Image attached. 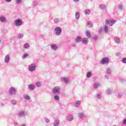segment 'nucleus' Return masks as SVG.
Returning a JSON list of instances; mask_svg holds the SVG:
<instances>
[{
  "label": "nucleus",
  "instance_id": "obj_19",
  "mask_svg": "<svg viewBox=\"0 0 126 126\" xmlns=\"http://www.w3.org/2000/svg\"><path fill=\"white\" fill-rule=\"evenodd\" d=\"M79 17H80V13L79 12L77 11L75 13V18L77 20L79 19Z\"/></svg>",
  "mask_w": 126,
  "mask_h": 126
},
{
  "label": "nucleus",
  "instance_id": "obj_13",
  "mask_svg": "<svg viewBox=\"0 0 126 126\" xmlns=\"http://www.w3.org/2000/svg\"><path fill=\"white\" fill-rule=\"evenodd\" d=\"M82 42L83 44H86L88 43V38L85 37L82 39Z\"/></svg>",
  "mask_w": 126,
  "mask_h": 126
},
{
  "label": "nucleus",
  "instance_id": "obj_6",
  "mask_svg": "<svg viewBox=\"0 0 126 126\" xmlns=\"http://www.w3.org/2000/svg\"><path fill=\"white\" fill-rule=\"evenodd\" d=\"M9 93L10 95H15L16 94V90L13 87H11L9 90Z\"/></svg>",
  "mask_w": 126,
  "mask_h": 126
},
{
  "label": "nucleus",
  "instance_id": "obj_53",
  "mask_svg": "<svg viewBox=\"0 0 126 126\" xmlns=\"http://www.w3.org/2000/svg\"><path fill=\"white\" fill-rule=\"evenodd\" d=\"M116 56H120V53H116Z\"/></svg>",
  "mask_w": 126,
  "mask_h": 126
},
{
  "label": "nucleus",
  "instance_id": "obj_55",
  "mask_svg": "<svg viewBox=\"0 0 126 126\" xmlns=\"http://www.w3.org/2000/svg\"><path fill=\"white\" fill-rule=\"evenodd\" d=\"M105 77H106V79H109V78L107 76H106Z\"/></svg>",
  "mask_w": 126,
  "mask_h": 126
},
{
  "label": "nucleus",
  "instance_id": "obj_39",
  "mask_svg": "<svg viewBox=\"0 0 126 126\" xmlns=\"http://www.w3.org/2000/svg\"><path fill=\"white\" fill-rule=\"evenodd\" d=\"M18 37L19 39H22V38H23V34H19Z\"/></svg>",
  "mask_w": 126,
  "mask_h": 126
},
{
  "label": "nucleus",
  "instance_id": "obj_15",
  "mask_svg": "<svg viewBox=\"0 0 126 126\" xmlns=\"http://www.w3.org/2000/svg\"><path fill=\"white\" fill-rule=\"evenodd\" d=\"M114 41L115 43H117V44H120L121 43V40H120V38L117 36L114 37Z\"/></svg>",
  "mask_w": 126,
  "mask_h": 126
},
{
  "label": "nucleus",
  "instance_id": "obj_32",
  "mask_svg": "<svg viewBox=\"0 0 126 126\" xmlns=\"http://www.w3.org/2000/svg\"><path fill=\"white\" fill-rule=\"evenodd\" d=\"M99 8H100V9H105V8H106V6L104 4H101L99 5Z\"/></svg>",
  "mask_w": 126,
  "mask_h": 126
},
{
  "label": "nucleus",
  "instance_id": "obj_12",
  "mask_svg": "<svg viewBox=\"0 0 126 126\" xmlns=\"http://www.w3.org/2000/svg\"><path fill=\"white\" fill-rule=\"evenodd\" d=\"M82 40V38L81 36H77L76 38H75V41L76 43H79V42H81Z\"/></svg>",
  "mask_w": 126,
  "mask_h": 126
},
{
  "label": "nucleus",
  "instance_id": "obj_38",
  "mask_svg": "<svg viewBox=\"0 0 126 126\" xmlns=\"http://www.w3.org/2000/svg\"><path fill=\"white\" fill-rule=\"evenodd\" d=\"M22 1V0H16V3H17V4H19V3H21Z\"/></svg>",
  "mask_w": 126,
  "mask_h": 126
},
{
  "label": "nucleus",
  "instance_id": "obj_34",
  "mask_svg": "<svg viewBox=\"0 0 126 126\" xmlns=\"http://www.w3.org/2000/svg\"><path fill=\"white\" fill-rule=\"evenodd\" d=\"M91 72H88L87 74V77H88V78H89L90 77H91Z\"/></svg>",
  "mask_w": 126,
  "mask_h": 126
},
{
  "label": "nucleus",
  "instance_id": "obj_46",
  "mask_svg": "<svg viewBox=\"0 0 126 126\" xmlns=\"http://www.w3.org/2000/svg\"><path fill=\"white\" fill-rule=\"evenodd\" d=\"M0 108H2V107H4V104H3V103L2 102L0 103Z\"/></svg>",
  "mask_w": 126,
  "mask_h": 126
},
{
  "label": "nucleus",
  "instance_id": "obj_18",
  "mask_svg": "<svg viewBox=\"0 0 126 126\" xmlns=\"http://www.w3.org/2000/svg\"><path fill=\"white\" fill-rule=\"evenodd\" d=\"M80 104H81V102H80V101L76 100L75 102V106L76 107H79Z\"/></svg>",
  "mask_w": 126,
  "mask_h": 126
},
{
  "label": "nucleus",
  "instance_id": "obj_23",
  "mask_svg": "<svg viewBox=\"0 0 126 126\" xmlns=\"http://www.w3.org/2000/svg\"><path fill=\"white\" fill-rule=\"evenodd\" d=\"M87 26L88 27H92L93 25H92V22L91 21H88L87 22Z\"/></svg>",
  "mask_w": 126,
  "mask_h": 126
},
{
  "label": "nucleus",
  "instance_id": "obj_27",
  "mask_svg": "<svg viewBox=\"0 0 126 126\" xmlns=\"http://www.w3.org/2000/svg\"><path fill=\"white\" fill-rule=\"evenodd\" d=\"M62 80L65 83H67L68 82V78H62Z\"/></svg>",
  "mask_w": 126,
  "mask_h": 126
},
{
  "label": "nucleus",
  "instance_id": "obj_40",
  "mask_svg": "<svg viewBox=\"0 0 126 126\" xmlns=\"http://www.w3.org/2000/svg\"><path fill=\"white\" fill-rule=\"evenodd\" d=\"M54 22L55 23H59V22H60V20H59V19H55Z\"/></svg>",
  "mask_w": 126,
  "mask_h": 126
},
{
  "label": "nucleus",
  "instance_id": "obj_37",
  "mask_svg": "<svg viewBox=\"0 0 126 126\" xmlns=\"http://www.w3.org/2000/svg\"><path fill=\"white\" fill-rule=\"evenodd\" d=\"M44 121L45 123H50V119H49L48 118H45Z\"/></svg>",
  "mask_w": 126,
  "mask_h": 126
},
{
  "label": "nucleus",
  "instance_id": "obj_42",
  "mask_svg": "<svg viewBox=\"0 0 126 126\" xmlns=\"http://www.w3.org/2000/svg\"><path fill=\"white\" fill-rule=\"evenodd\" d=\"M27 57H28V54L25 53V54L23 55V58H24V59H26V58H27Z\"/></svg>",
  "mask_w": 126,
  "mask_h": 126
},
{
  "label": "nucleus",
  "instance_id": "obj_50",
  "mask_svg": "<svg viewBox=\"0 0 126 126\" xmlns=\"http://www.w3.org/2000/svg\"><path fill=\"white\" fill-rule=\"evenodd\" d=\"M94 39L95 40H97L98 39V36H97V35H95V36H94Z\"/></svg>",
  "mask_w": 126,
  "mask_h": 126
},
{
  "label": "nucleus",
  "instance_id": "obj_8",
  "mask_svg": "<svg viewBox=\"0 0 126 126\" xmlns=\"http://www.w3.org/2000/svg\"><path fill=\"white\" fill-rule=\"evenodd\" d=\"M4 61L6 63H8L10 62V56L9 55H6L5 56Z\"/></svg>",
  "mask_w": 126,
  "mask_h": 126
},
{
  "label": "nucleus",
  "instance_id": "obj_20",
  "mask_svg": "<svg viewBox=\"0 0 126 126\" xmlns=\"http://www.w3.org/2000/svg\"><path fill=\"white\" fill-rule=\"evenodd\" d=\"M93 87L95 89H97V88H98V87H100V85L98 83H96L94 84Z\"/></svg>",
  "mask_w": 126,
  "mask_h": 126
},
{
  "label": "nucleus",
  "instance_id": "obj_43",
  "mask_svg": "<svg viewBox=\"0 0 126 126\" xmlns=\"http://www.w3.org/2000/svg\"><path fill=\"white\" fill-rule=\"evenodd\" d=\"M122 61L123 63H126V58H123Z\"/></svg>",
  "mask_w": 126,
  "mask_h": 126
},
{
  "label": "nucleus",
  "instance_id": "obj_49",
  "mask_svg": "<svg viewBox=\"0 0 126 126\" xmlns=\"http://www.w3.org/2000/svg\"><path fill=\"white\" fill-rule=\"evenodd\" d=\"M12 0H5V1H6V2H10Z\"/></svg>",
  "mask_w": 126,
  "mask_h": 126
},
{
  "label": "nucleus",
  "instance_id": "obj_11",
  "mask_svg": "<svg viewBox=\"0 0 126 126\" xmlns=\"http://www.w3.org/2000/svg\"><path fill=\"white\" fill-rule=\"evenodd\" d=\"M54 126H60V120L55 119L53 124Z\"/></svg>",
  "mask_w": 126,
  "mask_h": 126
},
{
  "label": "nucleus",
  "instance_id": "obj_4",
  "mask_svg": "<svg viewBox=\"0 0 126 126\" xmlns=\"http://www.w3.org/2000/svg\"><path fill=\"white\" fill-rule=\"evenodd\" d=\"M115 23H116V20L113 19L106 20L105 21V24H108L109 26H113V24H115Z\"/></svg>",
  "mask_w": 126,
  "mask_h": 126
},
{
  "label": "nucleus",
  "instance_id": "obj_54",
  "mask_svg": "<svg viewBox=\"0 0 126 126\" xmlns=\"http://www.w3.org/2000/svg\"><path fill=\"white\" fill-rule=\"evenodd\" d=\"M21 126H26V125H25V124H22V125H21Z\"/></svg>",
  "mask_w": 126,
  "mask_h": 126
},
{
  "label": "nucleus",
  "instance_id": "obj_5",
  "mask_svg": "<svg viewBox=\"0 0 126 126\" xmlns=\"http://www.w3.org/2000/svg\"><path fill=\"white\" fill-rule=\"evenodd\" d=\"M14 23L15 26H21L22 25V20L18 19L14 21Z\"/></svg>",
  "mask_w": 126,
  "mask_h": 126
},
{
  "label": "nucleus",
  "instance_id": "obj_25",
  "mask_svg": "<svg viewBox=\"0 0 126 126\" xmlns=\"http://www.w3.org/2000/svg\"><path fill=\"white\" fill-rule=\"evenodd\" d=\"M86 35L88 38H90V37H91V33H90L89 31L86 32Z\"/></svg>",
  "mask_w": 126,
  "mask_h": 126
},
{
  "label": "nucleus",
  "instance_id": "obj_22",
  "mask_svg": "<svg viewBox=\"0 0 126 126\" xmlns=\"http://www.w3.org/2000/svg\"><path fill=\"white\" fill-rule=\"evenodd\" d=\"M84 12L86 15H89L90 14V10L87 9L85 10Z\"/></svg>",
  "mask_w": 126,
  "mask_h": 126
},
{
  "label": "nucleus",
  "instance_id": "obj_44",
  "mask_svg": "<svg viewBox=\"0 0 126 126\" xmlns=\"http://www.w3.org/2000/svg\"><path fill=\"white\" fill-rule=\"evenodd\" d=\"M96 98H97V99H100L101 95H100L99 94H97L96 95Z\"/></svg>",
  "mask_w": 126,
  "mask_h": 126
},
{
  "label": "nucleus",
  "instance_id": "obj_48",
  "mask_svg": "<svg viewBox=\"0 0 126 126\" xmlns=\"http://www.w3.org/2000/svg\"><path fill=\"white\" fill-rule=\"evenodd\" d=\"M121 82H126V80H124V79H120Z\"/></svg>",
  "mask_w": 126,
  "mask_h": 126
},
{
  "label": "nucleus",
  "instance_id": "obj_17",
  "mask_svg": "<svg viewBox=\"0 0 126 126\" xmlns=\"http://www.w3.org/2000/svg\"><path fill=\"white\" fill-rule=\"evenodd\" d=\"M28 88L30 90H34L35 86L32 84H31L28 86Z\"/></svg>",
  "mask_w": 126,
  "mask_h": 126
},
{
  "label": "nucleus",
  "instance_id": "obj_41",
  "mask_svg": "<svg viewBox=\"0 0 126 126\" xmlns=\"http://www.w3.org/2000/svg\"><path fill=\"white\" fill-rule=\"evenodd\" d=\"M118 7L119 9H123V5L120 4L118 5Z\"/></svg>",
  "mask_w": 126,
  "mask_h": 126
},
{
  "label": "nucleus",
  "instance_id": "obj_16",
  "mask_svg": "<svg viewBox=\"0 0 126 126\" xmlns=\"http://www.w3.org/2000/svg\"><path fill=\"white\" fill-rule=\"evenodd\" d=\"M78 117L79 119H83L84 118V113L81 112L78 114Z\"/></svg>",
  "mask_w": 126,
  "mask_h": 126
},
{
  "label": "nucleus",
  "instance_id": "obj_14",
  "mask_svg": "<svg viewBox=\"0 0 126 126\" xmlns=\"http://www.w3.org/2000/svg\"><path fill=\"white\" fill-rule=\"evenodd\" d=\"M51 48L53 51H57V50H58V46L56 44H52L51 45Z\"/></svg>",
  "mask_w": 126,
  "mask_h": 126
},
{
  "label": "nucleus",
  "instance_id": "obj_33",
  "mask_svg": "<svg viewBox=\"0 0 126 126\" xmlns=\"http://www.w3.org/2000/svg\"><path fill=\"white\" fill-rule=\"evenodd\" d=\"M112 94V91L110 89H108L106 90V94Z\"/></svg>",
  "mask_w": 126,
  "mask_h": 126
},
{
  "label": "nucleus",
  "instance_id": "obj_24",
  "mask_svg": "<svg viewBox=\"0 0 126 126\" xmlns=\"http://www.w3.org/2000/svg\"><path fill=\"white\" fill-rule=\"evenodd\" d=\"M24 99H25V100H27L28 101L30 100V96H29V95H24Z\"/></svg>",
  "mask_w": 126,
  "mask_h": 126
},
{
  "label": "nucleus",
  "instance_id": "obj_52",
  "mask_svg": "<svg viewBox=\"0 0 126 126\" xmlns=\"http://www.w3.org/2000/svg\"><path fill=\"white\" fill-rule=\"evenodd\" d=\"M73 1H74L75 2H78V1H79V0H73Z\"/></svg>",
  "mask_w": 126,
  "mask_h": 126
},
{
  "label": "nucleus",
  "instance_id": "obj_1",
  "mask_svg": "<svg viewBox=\"0 0 126 126\" xmlns=\"http://www.w3.org/2000/svg\"><path fill=\"white\" fill-rule=\"evenodd\" d=\"M61 91V87L60 86L55 87L52 90V93L55 95L57 94H60V91Z\"/></svg>",
  "mask_w": 126,
  "mask_h": 126
},
{
  "label": "nucleus",
  "instance_id": "obj_47",
  "mask_svg": "<svg viewBox=\"0 0 126 126\" xmlns=\"http://www.w3.org/2000/svg\"><path fill=\"white\" fill-rule=\"evenodd\" d=\"M116 96L118 98H121L122 97V94H118Z\"/></svg>",
  "mask_w": 126,
  "mask_h": 126
},
{
  "label": "nucleus",
  "instance_id": "obj_51",
  "mask_svg": "<svg viewBox=\"0 0 126 126\" xmlns=\"http://www.w3.org/2000/svg\"><path fill=\"white\" fill-rule=\"evenodd\" d=\"M102 28H100L99 30H98L99 33H101V32H102Z\"/></svg>",
  "mask_w": 126,
  "mask_h": 126
},
{
  "label": "nucleus",
  "instance_id": "obj_9",
  "mask_svg": "<svg viewBox=\"0 0 126 126\" xmlns=\"http://www.w3.org/2000/svg\"><path fill=\"white\" fill-rule=\"evenodd\" d=\"M0 22L2 23H5L6 22V18L4 16H0Z\"/></svg>",
  "mask_w": 126,
  "mask_h": 126
},
{
  "label": "nucleus",
  "instance_id": "obj_57",
  "mask_svg": "<svg viewBox=\"0 0 126 126\" xmlns=\"http://www.w3.org/2000/svg\"><path fill=\"white\" fill-rule=\"evenodd\" d=\"M17 124V123H16L15 125V126H16Z\"/></svg>",
  "mask_w": 126,
  "mask_h": 126
},
{
  "label": "nucleus",
  "instance_id": "obj_2",
  "mask_svg": "<svg viewBox=\"0 0 126 126\" xmlns=\"http://www.w3.org/2000/svg\"><path fill=\"white\" fill-rule=\"evenodd\" d=\"M54 32L56 36H60L62 34V28L60 27H57L54 29Z\"/></svg>",
  "mask_w": 126,
  "mask_h": 126
},
{
  "label": "nucleus",
  "instance_id": "obj_10",
  "mask_svg": "<svg viewBox=\"0 0 126 126\" xmlns=\"http://www.w3.org/2000/svg\"><path fill=\"white\" fill-rule=\"evenodd\" d=\"M67 121L68 122H71L73 120V115H69L67 116L66 118Z\"/></svg>",
  "mask_w": 126,
  "mask_h": 126
},
{
  "label": "nucleus",
  "instance_id": "obj_56",
  "mask_svg": "<svg viewBox=\"0 0 126 126\" xmlns=\"http://www.w3.org/2000/svg\"><path fill=\"white\" fill-rule=\"evenodd\" d=\"M0 43H1V40H0Z\"/></svg>",
  "mask_w": 126,
  "mask_h": 126
},
{
  "label": "nucleus",
  "instance_id": "obj_21",
  "mask_svg": "<svg viewBox=\"0 0 126 126\" xmlns=\"http://www.w3.org/2000/svg\"><path fill=\"white\" fill-rule=\"evenodd\" d=\"M25 116V113L24 111H20L19 112V116L21 118Z\"/></svg>",
  "mask_w": 126,
  "mask_h": 126
},
{
  "label": "nucleus",
  "instance_id": "obj_36",
  "mask_svg": "<svg viewBox=\"0 0 126 126\" xmlns=\"http://www.w3.org/2000/svg\"><path fill=\"white\" fill-rule=\"evenodd\" d=\"M32 5H33V6H36V5H38V1H33Z\"/></svg>",
  "mask_w": 126,
  "mask_h": 126
},
{
  "label": "nucleus",
  "instance_id": "obj_3",
  "mask_svg": "<svg viewBox=\"0 0 126 126\" xmlns=\"http://www.w3.org/2000/svg\"><path fill=\"white\" fill-rule=\"evenodd\" d=\"M36 64L32 63L29 65L28 69L31 72H33V71H35L36 70Z\"/></svg>",
  "mask_w": 126,
  "mask_h": 126
},
{
  "label": "nucleus",
  "instance_id": "obj_30",
  "mask_svg": "<svg viewBox=\"0 0 126 126\" xmlns=\"http://www.w3.org/2000/svg\"><path fill=\"white\" fill-rule=\"evenodd\" d=\"M104 31L105 32V33H107L108 32V31H109V28L108 27V26H105L104 27Z\"/></svg>",
  "mask_w": 126,
  "mask_h": 126
},
{
  "label": "nucleus",
  "instance_id": "obj_29",
  "mask_svg": "<svg viewBox=\"0 0 126 126\" xmlns=\"http://www.w3.org/2000/svg\"><path fill=\"white\" fill-rule=\"evenodd\" d=\"M11 103L13 105H16V104H17V101H16L15 99H12L11 100Z\"/></svg>",
  "mask_w": 126,
  "mask_h": 126
},
{
  "label": "nucleus",
  "instance_id": "obj_7",
  "mask_svg": "<svg viewBox=\"0 0 126 126\" xmlns=\"http://www.w3.org/2000/svg\"><path fill=\"white\" fill-rule=\"evenodd\" d=\"M108 63H109V58H103L101 61L102 64H108Z\"/></svg>",
  "mask_w": 126,
  "mask_h": 126
},
{
  "label": "nucleus",
  "instance_id": "obj_35",
  "mask_svg": "<svg viewBox=\"0 0 126 126\" xmlns=\"http://www.w3.org/2000/svg\"><path fill=\"white\" fill-rule=\"evenodd\" d=\"M111 72H112V70L110 68L107 69V73L108 74H111Z\"/></svg>",
  "mask_w": 126,
  "mask_h": 126
},
{
  "label": "nucleus",
  "instance_id": "obj_45",
  "mask_svg": "<svg viewBox=\"0 0 126 126\" xmlns=\"http://www.w3.org/2000/svg\"><path fill=\"white\" fill-rule=\"evenodd\" d=\"M122 124L123 125H126V119H124L122 121Z\"/></svg>",
  "mask_w": 126,
  "mask_h": 126
},
{
  "label": "nucleus",
  "instance_id": "obj_31",
  "mask_svg": "<svg viewBox=\"0 0 126 126\" xmlns=\"http://www.w3.org/2000/svg\"><path fill=\"white\" fill-rule=\"evenodd\" d=\"M24 48H25V49H29V48H30V45L28 43H26L24 46Z\"/></svg>",
  "mask_w": 126,
  "mask_h": 126
},
{
  "label": "nucleus",
  "instance_id": "obj_28",
  "mask_svg": "<svg viewBox=\"0 0 126 126\" xmlns=\"http://www.w3.org/2000/svg\"><path fill=\"white\" fill-rule=\"evenodd\" d=\"M41 84L40 82L38 81L35 83V86L36 87H41Z\"/></svg>",
  "mask_w": 126,
  "mask_h": 126
},
{
  "label": "nucleus",
  "instance_id": "obj_26",
  "mask_svg": "<svg viewBox=\"0 0 126 126\" xmlns=\"http://www.w3.org/2000/svg\"><path fill=\"white\" fill-rule=\"evenodd\" d=\"M53 98L55 100V101H59L60 100V96L56 95L53 96Z\"/></svg>",
  "mask_w": 126,
  "mask_h": 126
}]
</instances>
